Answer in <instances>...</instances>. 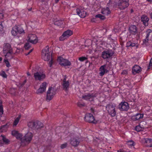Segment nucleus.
<instances>
[{"instance_id":"29","label":"nucleus","mask_w":152,"mask_h":152,"mask_svg":"<svg viewBox=\"0 0 152 152\" xmlns=\"http://www.w3.org/2000/svg\"><path fill=\"white\" fill-rule=\"evenodd\" d=\"M69 82H67L63 83L62 86L63 88V89L66 91L68 90L69 87Z\"/></svg>"},{"instance_id":"4","label":"nucleus","mask_w":152,"mask_h":152,"mask_svg":"<svg viewBox=\"0 0 152 152\" xmlns=\"http://www.w3.org/2000/svg\"><path fill=\"white\" fill-rule=\"evenodd\" d=\"M111 65L109 63L101 66L99 69L100 72L99 75L100 76H103L105 73H107L111 68Z\"/></svg>"},{"instance_id":"50","label":"nucleus","mask_w":152,"mask_h":152,"mask_svg":"<svg viewBox=\"0 0 152 152\" xmlns=\"http://www.w3.org/2000/svg\"><path fill=\"white\" fill-rule=\"evenodd\" d=\"M148 38H146L145 39H144L143 40V42L144 43H146L148 42Z\"/></svg>"},{"instance_id":"20","label":"nucleus","mask_w":152,"mask_h":152,"mask_svg":"<svg viewBox=\"0 0 152 152\" xmlns=\"http://www.w3.org/2000/svg\"><path fill=\"white\" fill-rule=\"evenodd\" d=\"M129 32L132 34H135L137 33V28L134 25H132L129 28Z\"/></svg>"},{"instance_id":"23","label":"nucleus","mask_w":152,"mask_h":152,"mask_svg":"<svg viewBox=\"0 0 152 152\" xmlns=\"http://www.w3.org/2000/svg\"><path fill=\"white\" fill-rule=\"evenodd\" d=\"M101 12L105 15H107L110 13L111 11L109 7H106L102 9Z\"/></svg>"},{"instance_id":"52","label":"nucleus","mask_w":152,"mask_h":152,"mask_svg":"<svg viewBox=\"0 0 152 152\" xmlns=\"http://www.w3.org/2000/svg\"><path fill=\"white\" fill-rule=\"evenodd\" d=\"M26 80H24L23 82L20 84V85L21 86H23L26 83Z\"/></svg>"},{"instance_id":"44","label":"nucleus","mask_w":152,"mask_h":152,"mask_svg":"<svg viewBox=\"0 0 152 152\" xmlns=\"http://www.w3.org/2000/svg\"><path fill=\"white\" fill-rule=\"evenodd\" d=\"M77 105L79 107H84L85 106V104L84 103H81L80 102H78L77 103Z\"/></svg>"},{"instance_id":"15","label":"nucleus","mask_w":152,"mask_h":152,"mask_svg":"<svg viewBox=\"0 0 152 152\" xmlns=\"http://www.w3.org/2000/svg\"><path fill=\"white\" fill-rule=\"evenodd\" d=\"M28 42H29L33 44H35L38 42L37 38L35 34H30L28 35Z\"/></svg>"},{"instance_id":"22","label":"nucleus","mask_w":152,"mask_h":152,"mask_svg":"<svg viewBox=\"0 0 152 152\" xmlns=\"http://www.w3.org/2000/svg\"><path fill=\"white\" fill-rule=\"evenodd\" d=\"M141 68L139 66L135 65L132 68V72L134 74L139 73L141 71Z\"/></svg>"},{"instance_id":"26","label":"nucleus","mask_w":152,"mask_h":152,"mask_svg":"<svg viewBox=\"0 0 152 152\" xmlns=\"http://www.w3.org/2000/svg\"><path fill=\"white\" fill-rule=\"evenodd\" d=\"M10 123H7L5 125H2L0 128V130L2 132L3 130L6 129L10 125Z\"/></svg>"},{"instance_id":"34","label":"nucleus","mask_w":152,"mask_h":152,"mask_svg":"<svg viewBox=\"0 0 152 152\" xmlns=\"http://www.w3.org/2000/svg\"><path fill=\"white\" fill-rule=\"evenodd\" d=\"M22 136L23 135L22 134L18 133L15 137L17 139L20 140L21 141V143H22V140L23 139Z\"/></svg>"},{"instance_id":"30","label":"nucleus","mask_w":152,"mask_h":152,"mask_svg":"<svg viewBox=\"0 0 152 152\" xmlns=\"http://www.w3.org/2000/svg\"><path fill=\"white\" fill-rule=\"evenodd\" d=\"M17 30H18L17 29L16 26L14 27L11 31V33L12 35L14 36H16V35L18 34L17 31H18Z\"/></svg>"},{"instance_id":"61","label":"nucleus","mask_w":152,"mask_h":152,"mask_svg":"<svg viewBox=\"0 0 152 152\" xmlns=\"http://www.w3.org/2000/svg\"><path fill=\"white\" fill-rule=\"evenodd\" d=\"M30 53L29 52H28V53H26V55L27 56V55H29Z\"/></svg>"},{"instance_id":"3","label":"nucleus","mask_w":152,"mask_h":152,"mask_svg":"<svg viewBox=\"0 0 152 152\" xmlns=\"http://www.w3.org/2000/svg\"><path fill=\"white\" fill-rule=\"evenodd\" d=\"M114 54V52L112 50L106 49L102 52L101 57L104 60L111 59Z\"/></svg>"},{"instance_id":"49","label":"nucleus","mask_w":152,"mask_h":152,"mask_svg":"<svg viewBox=\"0 0 152 152\" xmlns=\"http://www.w3.org/2000/svg\"><path fill=\"white\" fill-rule=\"evenodd\" d=\"M3 26L2 24V23L1 22L0 23V32H1L3 29Z\"/></svg>"},{"instance_id":"12","label":"nucleus","mask_w":152,"mask_h":152,"mask_svg":"<svg viewBox=\"0 0 152 152\" xmlns=\"http://www.w3.org/2000/svg\"><path fill=\"white\" fill-rule=\"evenodd\" d=\"M118 107L121 111H127L129 108L128 103L126 102H121L118 105Z\"/></svg>"},{"instance_id":"51","label":"nucleus","mask_w":152,"mask_h":152,"mask_svg":"<svg viewBox=\"0 0 152 152\" xmlns=\"http://www.w3.org/2000/svg\"><path fill=\"white\" fill-rule=\"evenodd\" d=\"M66 75H65L64 77V78L63 80V83H65V82H69L68 81H66Z\"/></svg>"},{"instance_id":"59","label":"nucleus","mask_w":152,"mask_h":152,"mask_svg":"<svg viewBox=\"0 0 152 152\" xmlns=\"http://www.w3.org/2000/svg\"><path fill=\"white\" fill-rule=\"evenodd\" d=\"M146 0L147 1H148V2H151L152 1V0Z\"/></svg>"},{"instance_id":"54","label":"nucleus","mask_w":152,"mask_h":152,"mask_svg":"<svg viewBox=\"0 0 152 152\" xmlns=\"http://www.w3.org/2000/svg\"><path fill=\"white\" fill-rule=\"evenodd\" d=\"M90 110L91 112L93 113H94V112H95L94 109L92 108H91Z\"/></svg>"},{"instance_id":"37","label":"nucleus","mask_w":152,"mask_h":152,"mask_svg":"<svg viewBox=\"0 0 152 152\" xmlns=\"http://www.w3.org/2000/svg\"><path fill=\"white\" fill-rule=\"evenodd\" d=\"M4 62L6 64L7 67H9L11 66V65H10L8 59H4Z\"/></svg>"},{"instance_id":"31","label":"nucleus","mask_w":152,"mask_h":152,"mask_svg":"<svg viewBox=\"0 0 152 152\" xmlns=\"http://www.w3.org/2000/svg\"><path fill=\"white\" fill-rule=\"evenodd\" d=\"M16 28L18 30L17 33L18 34H20L22 33H24V31L23 28L20 27H18L16 26Z\"/></svg>"},{"instance_id":"63","label":"nucleus","mask_w":152,"mask_h":152,"mask_svg":"<svg viewBox=\"0 0 152 152\" xmlns=\"http://www.w3.org/2000/svg\"><path fill=\"white\" fill-rule=\"evenodd\" d=\"M31 9H32L31 8H30V9H28V10L29 11H30L31 10Z\"/></svg>"},{"instance_id":"5","label":"nucleus","mask_w":152,"mask_h":152,"mask_svg":"<svg viewBox=\"0 0 152 152\" xmlns=\"http://www.w3.org/2000/svg\"><path fill=\"white\" fill-rule=\"evenodd\" d=\"M49 47L48 46H47L45 48L42 50V58L45 61H48L50 58L52 57L50 55V53L49 51Z\"/></svg>"},{"instance_id":"28","label":"nucleus","mask_w":152,"mask_h":152,"mask_svg":"<svg viewBox=\"0 0 152 152\" xmlns=\"http://www.w3.org/2000/svg\"><path fill=\"white\" fill-rule=\"evenodd\" d=\"M136 45V44L135 43L133 42L132 40H130L128 41L126 45V47H133L135 46Z\"/></svg>"},{"instance_id":"18","label":"nucleus","mask_w":152,"mask_h":152,"mask_svg":"<svg viewBox=\"0 0 152 152\" xmlns=\"http://www.w3.org/2000/svg\"><path fill=\"white\" fill-rule=\"evenodd\" d=\"M46 88V83L43 82L41 84L40 88L37 90V93H42L45 91Z\"/></svg>"},{"instance_id":"43","label":"nucleus","mask_w":152,"mask_h":152,"mask_svg":"<svg viewBox=\"0 0 152 152\" xmlns=\"http://www.w3.org/2000/svg\"><path fill=\"white\" fill-rule=\"evenodd\" d=\"M87 59V58L85 57H82L79 58V60L81 61H83Z\"/></svg>"},{"instance_id":"19","label":"nucleus","mask_w":152,"mask_h":152,"mask_svg":"<svg viewBox=\"0 0 152 152\" xmlns=\"http://www.w3.org/2000/svg\"><path fill=\"white\" fill-rule=\"evenodd\" d=\"M76 12L80 18H83L86 16V12L83 10H80L79 8L77 9Z\"/></svg>"},{"instance_id":"40","label":"nucleus","mask_w":152,"mask_h":152,"mask_svg":"<svg viewBox=\"0 0 152 152\" xmlns=\"http://www.w3.org/2000/svg\"><path fill=\"white\" fill-rule=\"evenodd\" d=\"M127 144L131 146H133L134 145V142L132 140H130L127 142Z\"/></svg>"},{"instance_id":"58","label":"nucleus","mask_w":152,"mask_h":152,"mask_svg":"<svg viewBox=\"0 0 152 152\" xmlns=\"http://www.w3.org/2000/svg\"><path fill=\"white\" fill-rule=\"evenodd\" d=\"M33 49V48L31 49V50H30L29 51V52L30 53L32 51Z\"/></svg>"},{"instance_id":"45","label":"nucleus","mask_w":152,"mask_h":152,"mask_svg":"<svg viewBox=\"0 0 152 152\" xmlns=\"http://www.w3.org/2000/svg\"><path fill=\"white\" fill-rule=\"evenodd\" d=\"M0 75L4 78H6L7 77V75L4 71H3Z\"/></svg>"},{"instance_id":"17","label":"nucleus","mask_w":152,"mask_h":152,"mask_svg":"<svg viewBox=\"0 0 152 152\" xmlns=\"http://www.w3.org/2000/svg\"><path fill=\"white\" fill-rule=\"evenodd\" d=\"M140 20L142 22L143 24L145 26H148L149 18L147 15H142L141 16Z\"/></svg>"},{"instance_id":"10","label":"nucleus","mask_w":152,"mask_h":152,"mask_svg":"<svg viewBox=\"0 0 152 152\" xmlns=\"http://www.w3.org/2000/svg\"><path fill=\"white\" fill-rule=\"evenodd\" d=\"M84 119L86 121L89 123L96 124L97 122V121L95 120L92 114L90 113L86 114Z\"/></svg>"},{"instance_id":"32","label":"nucleus","mask_w":152,"mask_h":152,"mask_svg":"<svg viewBox=\"0 0 152 152\" xmlns=\"http://www.w3.org/2000/svg\"><path fill=\"white\" fill-rule=\"evenodd\" d=\"M20 118V116H18L15 119L13 125V127L16 126L19 122Z\"/></svg>"},{"instance_id":"24","label":"nucleus","mask_w":152,"mask_h":152,"mask_svg":"<svg viewBox=\"0 0 152 152\" xmlns=\"http://www.w3.org/2000/svg\"><path fill=\"white\" fill-rule=\"evenodd\" d=\"M95 96L93 94H88L87 95H83L82 96V98L86 100H88L90 98H93L94 97H95Z\"/></svg>"},{"instance_id":"25","label":"nucleus","mask_w":152,"mask_h":152,"mask_svg":"<svg viewBox=\"0 0 152 152\" xmlns=\"http://www.w3.org/2000/svg\"><path fill=\"white\" fill-rule=\"evenodd\" d=\"M2 137V140L4 143L5 144H8L10 142V141L8 139H7L5 135L1 134L0 136Z\"/></svg>"},{"instance_id":"42","label":"nucleus","mask_w":152,"mask_h":152,"mask_svg":"<svg viewBox=\"0 0 152 152\" xmlns=\"http://www.w3.org/2000/svg\"><path fill=\"white\" fill-rule=\"evenodd\" d=\"M151 30L150 29H148L146 31L147 34L146 38H148L149 36L150 33H151Z\"/></svg>"},{"instance_id":"39","label":"nucleus","mask_w":152,"mask_h":152,"mask_svg":"<svg viewBox=\"0 0 152 152\" xmlns=\"http://www.w3.org/2000/svg\"><path fill=\"white\" fill-rule=\"evenodd\" d=\"M18 133V132L17 131L13 130L12 131L11 134L13 136L15 137L17 134Z\"/></svg>"},{"instance_id":"62","label":"nucleus","mask_w":152,"mask_h":152,"mask_svg":"<svg viewBox=\"0 0 152 152\" xmlns=\"http://www.w3.org/2000/svg\"><path fill=\"white\" fill-rule=\"evenodd\" d=\"M2 60V58L1 57H0V62Z\"/></svg>"},{"instance_id":"14","label":"nucleus","mask_w":152,"mask_h":152,"mask_svg":"<svg viewBox=\"0 0 152 152\" xmlns=\"http://www.w3.org/2000/svg\"><path fill=\"white\" fill-rule=\"evenodd\" d=\"M72 34V32L70 30L65 31L63 34L59 37L60 41H63Z\"/></svg>"},{"instance_id":"35","label":"nucleus","mask_w":152,"mask_h":152,"mask_svg":"<svg viewBox=\"0 0 152 152\" xmlns=\"http://www.w3.org/2000/svg\"><path fill=\"white\" fill-rule=\"evenodd\" d=\"M95 17L96 18H99L100 19L102 20H104L106 18V17L100 14L96 15Z\"/></svg>"},{"instance_id":"16","label":"nucleus","mask_w":152,"mask_h":152,"mask_svg":"<svg viewBox=\"0 0 152 152\" xmlns=\"http://www.w3.org/2000/svg\"><path fill=\"white\" fill-rule=\"evenodd\" d=\"M34 76L36 80L41 81L45 78L46 75L45 74L40 72H37L34 74Z\"/></svg>"},{"instance_id":"53","label":"nucleus","mask_w":152,"mask_h":152,"mask_svg":"<svg viewBox=\"0 0 152 152\" xmlns=\"http://www.w3.org/2000/svg\"><path fill=\"white\" fill-rule=\"evenodd\" d=\"M4 17V14L2 13H0V19H2Z\"/></svg>"},{"instance_id":"41","label":"nucleus","mask_w":152,"mask_h":152,"mask_svg":"<svg viewBox=\"0 0 152 152\" xmlns=\"http://www.w3.org/2000/svg\"><path fill=\"white\" fill-rule=\"evenodd\" d=\"M4 110L3 106L2 105L0 106V116L1 117V115L3 113Z\"/></svg>"},{"instance_id":"64","label":"nucleus","mask_w":152,"mask_h":152,"mask_svg":"<svg viewBox=\"0 0 152 152\" xmlns=\"http://www.w3.org/2000/svg\"><path fill=\"white\" fill-rule=\"evenodd\" d=\"M1 142H2L1 140H0V144H1V143H2Z\"/></svg>"},{"instance_id":"6","label":"nucleus","mask_w":152,"mask_h":152,"mask_svg":"<svg viewBox=\"0 0 152 152\" xmlns=\"http://www.w3.org/2000/svg\"><path fill=\"white\" fill-rule=\"evenodd\" d=\"M117 5L119 9L124 10L129 6V0H118L117 3Z\"/></svg>"},{"instance_id":"7","label":"nucleus","mask_w":152,"mask_h":152,"mask_svg":"<svg viewBox=\"0 0 152 152\" xmlns=\"http://www.w3.org/2000/svg\"><path fill=\"white\" fill-rule=\"evenodd\" d=\"M33 135L31 132H28L23 137L22 140V145H24L28 144L32 139Z\"/></svg>"},{"instance_id":"46","label":"nucleus","mask_w":152,"mask_h":152,"mask_svg":"<svg viewBox=\"0 0 152 152\" xmlns=\"http://www.w3.org/2000/svg\"><path fill=\"white\" fill-rule=\"evenodd\" d=\"M67 145V143H65L64 144H61V149H64L66 148Z\"/></svg>"},{"instance_id":"60","label":"nucleus","mask_w":152,"mask_h":152,"mask_svg":"<svg viewBox=\"0 0 152 152\" xmlns=\"http://www.w3.org/2000/svg\"><path fill=\"white\" fill-rule=\"evenodd\" d=\"M59 0H55L56 3H57L58 2Z\"/></svg>"},{"instance_id":"38","label":"nucleus","mask_w":152,"mask_h":152,"mask_svg":"<svg viewBox=\"0 0 152 152\" xmlns=\"http://www.w3.org/2000/svg\"><path fill=\"white\" fill-rule=\"evenodd\" d=\"M142 128L139 125L135 127V130L138 132L142 131Z\"/></svg>"},{"instance_id":"48","label":"nucleus","mask_w":152,"mask_h":152,"mask_svg":"<svg viewBox=\"0 0 152 152\" xmlns=\"http://www.w3.org/2000/svg\"><path fill=\"white\" fill-rule=\"evenodd\" d=\"M152 66V58H151L150 60L149 64L148 67V69H149L151 66Z\"/></svg>"},{"instance_id":"11","label":"nucleus","mask_w":152,"mask_h":152,"mask_svg":"<svg viewBox=\"0 0 152 152\" xmlns=\"http://www.w3.org/2000/svg\"><path fill=\"white\" fill-rule=\"evenodd\" d=\"M57 61L62 66H69L71 64V63L68 60L64 59L61 57H58Z\"/></svg>"},{"instance_id":"8","label":"nucleus","mask_w":152,"mask_h":152,"mask_svg":"<svg viewBox=\"0 0 152 152\" xmlns=\"http://www.w3.org/2000/svg\"><path fill=\"white\" fill-rule=\"evenodd\" d=\"M106 107L109 114L111 117H113L115 116L116 113L115 110V106L113 104H108Z\"/></svg>"},{"instance_id":"13","label":"nucleus","mask_w":152,"mask_h":152,"mask_svg":"<svg viewBox=\"0 0 152 152\" xmlns=\"http://www.w3.org/2000/svg\"><path fill=\"white\" fill-rule=\"evenodd\" d=\"M69 141L71 145L72 146L76 147L79 145L80 142V139L77 137H74L71 138Z\"/></svg>"},{"instance_id":"1","label":"nucleus","mask_w":152,"mask_h":152,"mask_svg":"<svg viewBox=\"0 0 152 152\" xmlns=\"http://www.w3.org/2000/svg\"><path fill=\"white\" fill-rule=\"evenodd\" d=\"M28 126L29 128L36 132L40 130L44 127L42 123L38 121L29 122L28 123Z\"/></svg>"},{"instance_id":"21","label":"nucleus","mask_w":152,"mask_h":152,"mask_svg":"<svg viewBox=\"0 0 152 152\" xmlns=\"http://www.w3.org/2000/svg\"><path fill=\"white\" fill-rule=\"evenodd\" d=\"M143 117V114L138 113L133 115L132 117V119L133 121H136L142 118Z\"/></svg>"},{"instance_id":"33","label":"nucleus","mask_w":152,"mask_h":152,"mask_svg":"<svg viewBox=\"0 0 152 152\" xmlns=\"http://www.w3.org/2000/svg\"><path fill=\"white\" fill-rule=\"evenodd\" d=\"M63 22L64 21L63 20H58L54 22V24L56 25L59 26H61L62 24H63Z\"/></svg>"},{"instance_id":"36","label":"nucleus","mask_w":152,"mask_h":152,"mask_svg":"<svg viewBox=\"0 0 152 152\" xmlns=\"http://www.w3.org/2000/svg\"><path fill=\"white\" fill-rule=\"evenodd\" d=\"M24 47L25 49L28 50L31 48V46L30 44L28 42H27L25 44Z\"/></svg>"},{"instance_id":"2","label":"nucleus","mask_w":152,"mask_h":152,"mask_svg":"<svg viewBox=\"0 0 152 152\" xmlns=\"http://www.w3.org/2000/svg\"><path fill=\"white\" fill-rule=\"evenodd\" d=\"M3 53L5 54L4 56L6 58H11L13 53L11 45L9 43H6L4 44L3 48Z\"/></svg>"},{"instance_id":"47","label":"nucleus","mask_w":152,"mask_h":152,"mask_svg":"<svg viewBox=\"0 0 152 152\" xmlns=\"http://www.w3.org/2000/svg\"><path fill=\"white\" fill-rule=\"evenodd\" d=\"M51 60H50L48 63V65L50 67H51L52 65V64L53 63V60L52 58V57L51 58Z\"/></svg>"},{"instance_id":"9","label":"nucleus","mask_w":152,"mask_h":152,"mask_svg":"<svg viewBox=\"0 0 152 152\" xmlns=\"http://www.w3.org/2000/svg\"><path fill=\"white\" fill-rule=\"evenodd\" d=\"M56 94V91L52 87L49 88L47 93V97L46 100L47 101H49L54 97Z\"/></svg>"},{"instance_id":"27","label":"nucleus","mask_w":152,"mask_h":152,"mask_svg":"<svg viewBox=\"0 0 152 152\" xmlns=\"http://www.w3.org/2000/svg\"><path fill=\"white\" fill-rule=\"evenodd\" d=\"M144 140L145 143L149 144L148 145L150 147H152V139L145 138H144Z\"/></svg>"},{"instance_id":"57","label":"nucleus","mask_w":152,"mask_h":152,"mask_svg":"<svg viewBox=\"0 0 152 152\" xmlns=\"http://www.w3.org/2000/svg\"><path fill=\"white\" fill-rule=\"evenodd\" d=\"M27 75L28 76H30V74L29 73V72H27Z\"/></svg>"},{"instance_id":"56","label":"nucleus","mask_w":152,"mask_h":152,"mask_svg":"<svg viewBox=\"0 0 152 152\" xmlns=\"http://www.w3.org/2000/svg\"><path fill=\"white\" fill-rule=\"evenodd\" d=\"M149 13L150 15L151 18L152 19V12H150Z\"/></svg>"},{"instance_id":"55","label":"nucleus","mask_w":152,"mask_h":152,"mask_svg":"<svg viewBox=\"0 0 152 152\" xmlns=\"http://www.w3.org/2000/svg\"><path fill=\"white\" fill-rule=\"evenodd\" d=\"M117 152H125L123 149H120L118 150Z\"/></svg>"}]
</instances>
